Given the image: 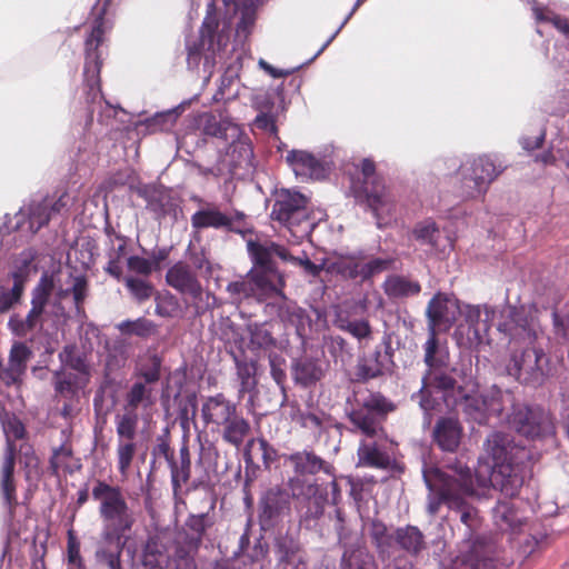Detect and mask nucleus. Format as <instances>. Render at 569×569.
<instances>
[{
  "label": "nucleus",
  "instance_id": "10",
  "mask_svg": "<svg viewBox=\"0 0 569 569\" xmlns=\"http://www.w3.org/2000/svg\"><path fill=\"white\" fill-rule=\"evenodd\" d=\"M309 199L299 191L282 189L277 196L271 210V218L286 226L295 237H308L313 228L310 220Z\"/></svg>",
  "mask_w": 569,
  "mask_h": 569
},
{
  "label": "nucleus",
  "instance_id": "61",
  "mask_svg": "<svg viewBox=\"0 0 569 569\" xmlns=\"http://www.w3.org/2000/svg\"><path fill=\"white\" fill-rule=\"evenodd\" d=\"M69 293H72L76 308L79 310L88 293L87 279L82 276L72 278L70 287L67 289H60L57 295L60 299H63Z\"/></svg>",
  "mask_w": 569,
  "mask_h": 569
},
{
  "label": "nucleus",
  "instance_id": "20",
  "mask_svg": "<svg viewBox=\"0 0 569 569\" xmlns=\"http://www.w3.org/2000/svg\"><path fill=\"white\" fill-rule=\"evenodd\" d=\"M360 192L375 216L377 226L381 228L396 212L397 196L395 191L382 181L380 183H367Z\"/></svg>",
  "mask_w": 569,
  "mask_h": 569
},
{
  "label": "nucleus",
  "instance_id": "60",
  "mask_svg": "<svg viewBox=\"0 0 569 569\" xmlns=\"http://www.w3.org/2000/svg\"><path fill=\"white\" fill-rule=\"evenodd\" d=\"M137 451V445L133 440L119 439L117 443L118 470L122 476H127L133 457Z\"/></svg>",
  "mask_w": 569,
  "mask_h": 569
},
{
  "label": "nucleus",
  "instance_id": "21",
  "mask_svg": "<svg viewBox=\"0 0 569 569\" xmlns=\"http://www.w3.org/2000/svg\"><path fill=\"white\" fill-rule=\"evenodd\" d=\"M276 569H309L308 556L298 539L279 536L273 545Z\"/></svg>",
  "mask_w": 569,
  "mask_h": 569
},
{
  "label": "nucleus",
  "instance_id": "24",
  "mask_svg": "<svg viewBox=\"0 0 569 569\" xmlns=\"http://www.w3.org/2000/svg\"><path fill=\"white\" fill-rule=\"evenodd\" d=\"M469 326L468 339L472 343H481L495 318L496 309L489 305H466L460 312Z\"/></svg>",
  "mask_w": 569,
  "mask_h": 569
},
{
  "label": "nucleus",
  "instance_id": "2",
  "mask_svg": "<svg viewBox=\"0 0 569 569\" xmlns=\"http://www.w3.org/2000/svg\"><path fill=\"white\" fill-rule=\"evenodd\" d=\"M486 457L479 459L475 483L483 492L492 487L506 497L518 495L525 478L521 461L527 458L525 448L516 446L508 435L491 433L485 445Z\"/></svg>",
  "mask_w": 569,
  "mask_h": 569
},
{
  "label": "nucleus",
  "instance_id": "17",
  "mask_svg": "<svg viewBox=\"0 0 569 569\" xmlns=\"http://www.w3.org/2000/svg\"><path fill=\"white\" fill-rule=\"evenodd\" d=\"M391 335L385 332L380 345L368 356L359 358L356 367L358 381H368L386 373H390L395 367Z\"/></svg>",
  "mask_w": 569,
  "mask_h": 569
},
{
  "label": "nucleus",
  "instance_id": "51",
  "mask_svg": "<svg viewBox=\"0 0 569 569\" xmlns=\"http://www.w3.org/2000/svg\"><path fill=\"white\" fill-rule=\"evenodd\" d=\"M239 94L238 68L229 66L220 78L218 91L214 94L217 100L234 99Z\"/></svg>",
  "mask_w": 569,
  "mask_h": 569
},
{
  "label": "nucleus",
  "instance_id": "52",
  "mask_svg": "<svg viewBox=\"0 0 569 569\" xmlns=\"http://www.w3.org/2000/svg\"><path fill=\"white\" fill-rule=\"evenodd\" d=\"M31 357V350L22 342L14 343L10 351L8 371L10 377L16 380L27 368V362Z\"/></svg>",
  "mask_w": 569,
  "mask_h": 569
},
{
  "label": "nucleus",
  "instance_id": "49",
  "mask_svg": "<svg viewBox=\"0 0 569 569\" xmlns=\"http://www.w3.org/2000/svg\"><path fill=\"white\" fill-rule=\"evenodd\" d=\"M186 296L190 298V306L197 317L218 307V299L214 293L204 290L201 283L198 284L194 292H188Z\"/></svg>",
  "mask_w": 569,
  "mask_h": 569
},
{
  "label": "nucleus",
  "instance_id": "3",
  "mask_svg": "<svg viewBox=\"0 0 569 569\" xmlns=\"http://www.w3.org/2000/svg\"><path fill=\"white\" fill-rule=\"evenodd\" d=\"M262 0H211L207 7V14L203 19L200 37L198 41L191 43L187 41V63L190 69L198 68L203 60L204 68L214 64V58L228 43V32L222 28L219 30V19L217 16L218 4L221 3L226 9L230 6L239 14V21L236 28V36L240 40H246L251 33L256 18L257 7Z\"/></svg>",
  "mask_w": 569,
  "mask_h": 569
},
{
  "label": "nucleus",
  "instance_id": "16",
  "mask_svg": "<svg viewBox=\"0 0 569 569\" xmlns=\"http://www.w3.org/2000/svg\"><path fill=\"white\" fill-rule=\"evenodd\" d=\"M3 431L7 438V447L1 469L0 488L4 505L11 512L17 505L16 485L13 480L16 445L14 440L24 436V427L17 419H10L3 422Z\"/></svg>",
  "mask_w": 569,
  "mask_h": 569
},
{
  "label": "nucleus",
  "instance_id": "46",
  "mask_svg": "<svg viewBox=\"0 0 569 569\" xmlns=\"http://www.w3.org/2000/svg\"><path fill=\"white\" fill-rule=\"evenodd\" d=\"M182 109V106H178L162 112H157L154 116L141 121L140 124L146 127L148 133L169 131L176 124Z\"/></svg>",
  "mask_w": 569,
  "mask_h": 569
},
{
  "label": "nucleus",
  "instance_id": "31",
  "mask_svg": "<svg viewBox=\"0 0 569 569\" xmlns=\"http://www.w3.org/2000/svg\"><path fill=\"white\" fill-rule=\"evenodd\" d=\"M201 130L206 136L216 137L224 142L234 141L241 136L240 127L221 113H204L201 117Z\"/></svg>",
  "mask_w": 569,
  "mask_h": 569
},
{
  "label": "nucleus",
  "instance_id": "27",
  "mask_svg": "<svg viewBox=\"0 0 569 569\" xmlns=\"http://www.w3.org/2000/svg\"><path fill=\"white\" fill-rule=\"evenodd\" d=\"M412 236L417 241L429 246L438 253H446L453 247L452 238L441 231L432 219L418 222L412 229Z\"/></svg>",
  "mask_w": 569,
  "mask_h": 569
},
{
  "label": "nucleus",
  "instance_id": "41",
  "mask_svg": "<svg viewBox=\"0 0 569 569\" xmlns=\"http://www.w3.org/2000/svg\"><path fill=\"white\" fill-rule=\"evenodd\" d=\"M401 549L412 556L419 555L426 548L425 536L416 526H406L395 531L393 539Z\"/></svg>",
  "mask_w": 569,
  "mask_h": 569
},
{
  "label": "nucleus",
  "instance_id": "50",
  "mask_svg": "<svg viewBox=\"0 0 569 569\" xmlns=\"http://www.w3.org/2000/svg\"><path fill=\"white\" fill-rule=\"evenodd\" d=\"M83 377L79 373L64 371L54 372V389L63 397H72L77 390L87 385Z\"/></svg>",
  "mask_w": 569,
  "mask_h": 569
},
{
  "label": "nucleus",
  "instance_id": "40",
  "mask_svg": "<svg viewBox=\"0 0 569 569\" xmlns=\"http://www.w3.org/2000/svg\"><path fill=\"white\" fill-rule=\"evenodd\" d=\"M323 375L320 365L310 358L297 359L292 365V377L302 387L315 385Z\"/></svg>",
  "mask_w": 569,
  "mask_h": 569
},
{
  "label": "nucleus",
  "instance_id": "23",
  "mask_svg": "<svg viewBox=\"0 0 569 569\" xmlns=\"http://www.w3.org/2000/svg\"><path fill=\"white\" fill-rule=\"evenodd\" d=\"M14 218L13 229L29 234L37 233L52 219L46 198L31 200Z\"/></svg>",
  "mask_w": 569,
  "mask_h": 569
},
{
  "label": "nucleus",
  "instance_id": "56",
  "mask_svg": "<svg viewBox=\"0 0 569 569\" xmlns=\"http://www.w3.org/2000/svg\"><path fill=\"white\" fill-rule=\"evenodd\" d=\"M248 332L251 349H268L276 345L267 323H251L248 326Z\"/></svg>",
  "mask_w": 569,
  "mask_h": 569
},
{
  "label": "nucleus",
  "instance_id": "32",
  "mask_svg": "<svg viewBox=\"0 0 569 569\" xmlns=\"http://www.w3.org/2000/svg\"><path fill=\"white\" fill-rule=\"evenodd\" d=\"M284 462L290 465L295 473L298 476L316 475L323 471L328 475L332 473V466L327 463L312 451L302 450L290 455H286Z\"/></svg>",
  "mask_w": 569,
  "mask_h": 569
},
{
  "label": "nucleus",
  "instance_id": "55",
  "mask_svg": "<svg viewBox=\"0 0 569 569\" xmlns=\"http://www.w3.org/2000/svg\"><path fill=\"white\" fill-rule=\"evenodd\" d=\"M121 281H123L132 298L138 302L147 301L153 295L152 284L144 278L136 277L133 274L124 276L122 273Z\"/></svg>",
  "mask_w": 569,
  "mask_h": 569
},
{
  "label": "nucleus",
  "instance_id": "63",
  "mask_svg": "<svg viewBox=\"0 0 569 569\" xmlns=\"http://www.w3.org/2000/svg\"><path fill=\"white\" fill-rule=\"evenodd\" d=\"M166 556L159 550L156 542H148L142 555V565L146 569H162Z\"/></svg>",
  "mask_w": 569,
  "mask_h": 569
},
{
  "label": "nucleus",
  "instance_id": "34",
  "mask_svg": "<svg viewBox=\"0 0 569 569\" xmlns=\"http://www.w3.org/2000/svg\"><path fill=\"white\" fill-rule=\"evenodd\" d=\"M453 409L461 410L470 420L481 425L489 419L488 407L483 393H468L459 386L457 406Z\"/></svg>",
  "mask_w": 569,
  "mask_h": 569
},
{
  "label": "nucleus",
  "instance_id": "39",
  "mask_svg": "<svg viewBox=\"0 0 569 569\" xmlns=\"http://www.w3.org/2000/svg\"><path fill=\"white\" fill-rule=\"evenodd\" d=\"M385 293L395 299L417 296L421 291V286L408 277L391 274L383 282Z\"/></svg>",
  "mask_w": 569,
  "mask_h": 569
},
{
  "label": "nucleus",
  "instance_id": "47",
  "mask_svg": "<svg viewBox=\"0 0 569 569\" xmlns=\"http://www.w3.org/2000/svg\"><path fill=\"white\" fill-rule=\"evenodd\" d=\"M61 363L83 377L84 381H89L90 370L87 360L74 345H67L59 353Z\"/></svg>",
  "mask_w": 569,
  "mask_h": 569
},
{
  "label": "nucleus",
  "instance_id": "19",
  "mask_svg": "<svg viewBox=\"0 0 569 569\" xmlns=\"http://www.w3.org/2000/svg\"><path fill=\"white\" fill-rule=\"evenodd\" d=\"M291 511V495L279 486L264 491L259 500V522L262 530L280 523Z\"/></svg>",
  "mask_w": 569,
  "mask_h": 569
},
{
  "label": "nucleus",
  "instance_id": "28",
  "mask_svg": "<svg viewBox=\"0 0 569 569\" xmlns=\"http://www.w3.org/2000/svg\"><path fill=\"white\" fill-rule=\"evenodd\" d=\"M339 542L345 549L341 556V569H378L373 556L358 538L347 541L342 532H339Z\"/></svg>",
  "mask_w": 569,
  "mask_h": 569
},
{
  "label": "nucleus",
  "instance_id": "35",
  "mask_svg": "<svg viewBox=\"0 0 569 569\" xmlns=\"http://www.w3.org/2000/svg\"><path fill=\"white\" fill-rule=\"evenodd\" d=\"M462 428L455 418H441L437 421L432 436L435 442L443 451H455L461 439Z\"/></svg>",
  "mask_w": 569,
  "mask_h": 569
},
{
  "label": "nucleus",
  "instance_id": "14",
  "mask_svg": "<svg viewBox=\"0 0 569 569\" xmlns=\"http://www.w3.org/2000/svg\"><path fill=\"white\" fill-rule=\"evenodd\" d=\"M392 258H372L366 261L361 256H340L328 261L327 271L336 273L348 280L365 282L376 274L391 268Z\"/></svg>",
  "mask_w": 569,
  "mask_h": 569
},
{
  "label": "nucleus",
  "instance_id": "18",
  "mask_svg": "<svg viewBox=\"0 0 569 569\" xmlns=\"http://www.w3.org/2000/svg\"><path fill=\"white\" fill-rule=\"evenodd\" d=\"M191 226L196 230L213 228L243 233L246 216L241 211H221L216 204L207 203L191 216Z\"/></svg>",
  "mask_w": 569,
  "mask_h": 569
},
{
  "label": "nucleus",
  "instance_id": "13",
  "mask_svg": "<svg viewBox=\"0 0 569 569\" xmlns=\"http://www.w3.org/2000/svg\"><path fill=\"white\" fill-rule=\"evenodd\" d=\"M391 406L379 395H370L362 402L352 405L347 416L353 429L367 438L381 439L386 436L382 422Z\"/></svg>",
  "mask_w": 569,
  "mask_h": 569
},
{
  "label": "nucleus",
  "instance_id": "12",
  "mask_svg": "<svg viewBox=\"0 0 569 569\" xmlns=\"http://www.w3.org/2000/svg\"><path fill=\"white\" fill-rule=\"evenodd\" d=\"M508 376L522 383L540 385L552 375L549 357L541 348H526L513 352L506 365Z\"/></svg>",
  "mask_w": 569,
  "mask_h": 569
},
{
  "label": "nucleus",
  "instance_id": "44",
  "mask_svg": "<svg viewBox=\"0 0 569 569\" xmlns=\"http://www.w3.org/2000/svg\"><path fill=\"white\" fill-rule=\"evenodd\" d=\"M237 379L239 381L238 398L243 399L249 393V402H253L252 393L257 387L256 365L253 362L236 360Z\"/></svg>",
  "mask_w": 569,
  "mask_h": 569
},
{
  "label": "nucleus",
  "instance_id": "62",
  "mask_svg": "<svg viewBox=\"0 0 569 569\" xmlns=\"http://www.w3.org/2000/svg\"><path fill=\"white\" fill-rule=\"evenodd\" d=\"M531 9L535 18L539 22H550L557 30L563 33L569 39V20L551 12L545 13L542 9L538 7L537 1H531Z\"/></svg>",
  "mask_w": 569,
  "mask_h": 569
},
{
  "label": "nucleus",
  "instance_id": "26",
  "mask_svg": "<svg viewBox=\"0 0 569 569\" xmlns=\"http://www.w3.org/2000/svg\"><path fill=\"white\" fill-rule=\"evenodd\" d=\"M288 486L292 496L303 497L307 500V510L302 515L303 519H318L322 516L325 498L322 495H318L319 488L316 482H307L299 477H293L289 479Z\"/></svg>",
  "mask_w": 569,
  "mask_h": 569
},
{
  "label": "nucleus",
  "instance_id": "7",
  "mask_svg": "<svg viewBox=\"0 0 569 569\" xmlns=\"http://www.w3.org/2000/svg\"><path fill=\"white\" fill-rule=\"evenodd\" d=\"M112 0H98L93 6L91 14L94 17L91 31L84 41V68H83V91L87 103L86 126L92 122V114L103 100L100 89V70L102 66L106 31L109 29L104 19L107 8Z\"/></svg>",
  "mask_w": 569,
  "mask_h": 569
},
{
  "label": "nucleus",
  "instance_id": "5",
  "mask_svg": "<svg viewBox=\"0 0 569 569\" xmlns=\"http://www.w3.org/2000/svg\"><path fill=\"white\" fill-rule=\"evenodd\" d=\"M489 417L506 419L518 433L529 439L542 438L555 433L551 416L540 407L516 403L509 390L496 385L483 392Z\"/></svg>",
  "mask_w": 569,
  "mask_h": 569
},
{
  "label": "nucleus",
  "instance_id": "37",
  "mask_svg": "<svg viewBox=\"0 0 569 569\" xmlns=\"http://www.w3.org/2000/svg\"><path fill=\"white\" fill-rule=\"evenodd\" d=\"M127 539L119 537V539H102L99 542L94 558L99 566L107 569H124L121 556L126 546Z\"/></svg>",
  "mask_w": 569,
  "mask_h": 569
},
{
  "label": "nucleus",
  "instance_id": "45",
  "mask_svg": "<svg viewBox=\"0 0 569 569\" xmlns=\"http://www.w3.org/2000/svg\"><path fill=\"white\" fill-rule=\"evenodd\" d=\"M161 363L162 360L158 355H148L136 365L133 375L137 380L153 386L160 379Z\"/></svg>",
  "mask_w": 569,
  "mask_h": 569
},
{
  "label": "nucleus",
  "instance_id": "64",
  "mask_svg": "<svg viewBox=\"0 0 569 569\" xmlns=\"http://www.w3.org/2000/svg\"><path fill=\"white\" fill-rule=\"evenodd\" d=\"M154 263L140 256H130L127 258V268L130 273H134L140 278L151 274Z\"/></svg>",
  "mask_w": 569,
  "mask_h": 569
},
{
  "label": "nucleus",
  "instance_id": "54",
  "mask_svg": "<svg viewBox=\"0 0 569 569\" xmlns=\"http://www.w3.org/2000/svg\"><path fill=\"white\" fill-rule=\"evenodd\" d=\"M228 147L223 154L219 156L220 160H234V170L242 164V162L250 159L252 150L247 141L242 138H236L234 141H228Z\"/></svg>",
  "mask_w": 569,
  "mask_h": 569
},
{
  "label": "nucleus",
  "instance_id": "25",
  "mask_svg": "<svg viewBox=\"0 0 569 569\" xmlns=\"http://www.w3.org/2000/svg\"><path fill=\"white\" fill-rule=\"evenodd\" d=\"M286 161L302 180H320L326 178L329 168L326 162L303 150H291L286 156Z\"/></svg>",
  "mask_w": 569,
  "mask_h": 569
},
{
  "label": "nucleus",
  "instance_id": "48",
  "mask_svg": "<svg viewBox=\"0 0 569 569\" xmlns=\"http://www.w3.org/2000/svg\"><path fill=\"white\" fill-rule=\"evenodd\" d=\"M139 412L123 407V412L114 418L116 431L119 439L133 440L137 435Z\"/></svg>",
  "mask_w": 569,
  "mask_h": 569
},
{
  "label": "nucleus",
  "instance_id": "57",
  "mask_svg": "<svg viewBox=\"0 0 569 569\" xmlns=\"http://www.w3.org/2000/svg\"><path fill=\"white\" fill-rule=\"evenodd\" d=\"M190 453L189 449L183 446L180 449V465H176L171 462V481L174 489L181 487L182 483H186L190 478Z\"/></svg>",
  "mask_w": 569,
  "mask_h": 569
},
{
  "label": "nucleus",
  "instance_id": "43",
  "mask_svg": "<svg viewBox=\"0 0 569 569\" xmlns=\"http://www.w3.org/2000/svg\"><path fill=\"white\" fill-rule=\"evenodd\" d=\"M492 517L501 531H515L522 523L521 517L509 501H499L492 510Z\"/></svg>",
  "mask_w": 569,
  "mask_h": 569
},
{
  "label": "nucleus",
  "instance_id": "22",
  "mask_svg": "<svg viewBox=\"0 0 569 569\" xmlns=\"http://www.w3.org/2000/svg\"><path fill=\"white\" fill-rule=\"evenodd\" d=\"M460 312L458 300L449 295L437 293L428 303L427 316L431 328V333H435L436 328L448 329L457 320Z\"/></svg>",
  "mask_w": 569,
  "mask_h": 569
},
{
  "label": "nucleus",
  "instance_id": "42",
  "mask_svg": "<svg viewBox=\"0 0 569 569\" xmlns=\"http://www.w3.org/2000/svg\"><path fill=\"white\" fill-rule=\"evenodd\" d=\"M128 239L117 234L112 240V247L108 252V263L104 271L113 277L117 281L122 280V259L127 254Z\"/></svg>",
  "mask_w": 569,
  "mask_h": 569
},
{
  "label": "nucleus",
  "instance_id": "33",
  "mask_svg": "<svg viewBox=\"0 0 569 569\" xmlns=\"http://www.w3.org/2000/svg\"><path fill=\"white\" fill-rule=\"evenodd\" d=\"M54 288L52 276L43 274L32 291L31 309L29 310L26 323L33 330L39 323L49 297Z\"/></svg>",
  "mask_w": 569,
  "mask_h": 569
},
{
  "label": "nucleus",
  "instance_id": "4",
  "mask_svg": "<svg viewBox=\"0 0 569 569\" xmlns=\"http://www.w3.org/2000/svg\"><path fill=\"white\" fill-rule=\"evenodd\" d=\"M248 251L253 260L254 268L244 278L230 282L226 291L229 302L239 305L243 300L254 299L259 302L281 295L286 286L283 276L274 266V257L287 261V249L273 241H249Z\"/></svg>",
  "mask_w": 569,
  "mask_h": 569
},
{
  "label": "nucleus",
  "instance_id": "53",
  "mask_svg": "<svg viewBox=\"0 0 569 569\" xmlns=\"http://www.w3.org/2000/svg\"><path fill=\"white\" fill-rule=\"evenodd\" d=\"M72 449L70 446L62 443L53 450L50 458V469L53 475L58 476L60 471L72 473L80 465H72Z\"/></svg>",
  "mask_w": 569,
  "mask_h": 569
},
{
  "label": "nucleus",
  "instance_id": "8",
  "mask_svg": "<svg viewBox=\"0 0 569 569\" xmlns=\"http://www.w3.org/2000/svg\"><path fill=\"white\" fill-rule=\"evenodd\" d=\"M92 498L99 502V516L102 521L101 538L108 540L124 538L136 523V515L122 489L98 480L92 488Z\"/></svg>",
  "mask_w": 569,
  "mask_h": 569
},
{
  "label": "nucleus",
  "instance_id": "6",
  "mask_svg": "<svg viewBox=\"0 0 569 569\" xmlns=\"http://www.w3.org/2000/svg\"><path fill=\"white\" fill-rule=\"evenodd\" d=\"M423 349L428 371L422 377L421 388L412 398L418 399L426 415L436 408L439 398L445 401L448 409H453L457 406L459 387H456V380L447 372L448 352L439 347L433 333L429 335Z\"/></svg>",
  "mask_w": 569,
  "mask_h": 569
},
{
  "label": "nucleus",
  "instance_id": "38",
  "mask_svg": "<svg viewBox=\"0 0 569 569\" xmlns=\"http://www.w3.org/2000/svg\"><path fill=\"white\" fill-rule=\"evenodd\" d=\"M393 462L392 457L377 440H365L358 449V466L388 469Z\"/></svg>",
  "mask_w": 569,
  "mask_h": 569
},
{
  "label": "nucleus",
  "instance_id": "30",
  "mask_svg": "<svg viewBox=\"0 0 569 569\" xmlns=\"http://www.w3.org/2000/svg\"><path fill=\"white\" fill-rule=\"evenodd\" d=\"M278 299L277 303H268L267 308L274 311L277 317L284 323L293 326L299 336H302L306 327L310 325V318L305 309L299 307L296 302L286 298L284 293L273 295Z\"/></svg>",
  "mask_w": 569,
  "mask_h": 569
},
{
  "label": "nucleus",
  "instance_id": "36",
  "mask_svg": "<svg viewBox=\"0 0 569 569\" xmlns=\"http://www.w3.org/2000/svg\"><path fill=\"white\" fill-rule=\"evenodd\" d=\"M166 281L171 288L183 296L188 292H194L198 284L201 283L197 272L184 262H177L169 268L166 274Z\"/></svg>",
  "mask_w": 569,
  "mask_h": 569
},
{
  "label": "nucleus",
  "instance_id": "29",
  "mask_svg": "<svg viewBox=\"0 0 569 569\" xmlns=\"http://www.w3.org/2000/svg\"><path fill=\"white\" fill-rule=\"evenodd\" d=\"M157 402L154 388L151 385L136 380L124 395V408L141 411V417L148 419Z\"/></svg>",
  "mask_w": 569,
  "mask_h": 569
},
{
  "label": "nucleus",
  "instance_id": "9",
  "mask_svg": "<svg viewBox=\"0 0 569 569\" xmlns=\"http://www.w3.org/2000/svg\"><path fill=\"white\" fill-rule=\"evenodd\" d=\"M201 418L204 425L222 427L224 442L239 448L250 432V423L238 411L237 403L223 393H217L203 399Z\"/></svg>",
  "mask_w": 569,
  "mask_h": 569
},
{
  "label": "nucleus",
  "instance_id": "59",
  "mask_svg": "<svg viewBox=\"0 0 569 569\" xmlns=\"http://www.w3.org/2000/svg\"><path fill=\"white\" fill-rule=\"evenodd\" d=\"M369 535L381 556L391 546L395 539V535L389 533L387 526L380 520L371 521Z\"/></svg>",
  "mask_w": 569,
  "mask_h": 569
},
{
  "label": "nucleus",
  "instance_id": "11",
  "mask_svg": "<svg viewBox=\"0 0 569 569\" xmlns=\"http://www.w3.org/2000/svg\"><path fill=\"white\" fill-rule=\"evenodd\" d=\"M501 172L502 168L487 156L468 159L456 172L457 191L465 199L481 197Z\"/></svg>",
  "mask_w": 569,
  "mask_h": 569
},
{
  "label": "nucleus",
  "instance_id": "58",
  "mask_svg": "<svg viewBox=\"0 0 569 569\" xmlns=\"http://www.w3.org/2000/svg\"><path fill=\"white\" fill-rule=\"evenodd\" d=\"M117 329L124 335H134L141 338L151 336L156 326L151 320L138 318L136 320H124L117 325Z\"/></svg>",
  "mask_w": 569,
  "mask_h": 569
},
{
  "label": "nucleus",
  "instance_id": "1",
  "mask_svg": "<svg viewBox=\"0 0 569 569\" xmlns=\"http://www.w3.org/2000/svg\"><path fill=\"white\" fill-rule=\"evenodd\" d=\"M422 477L429 491L427 512L433 517L446 505L459 513L461 523L466 526L467 539L452 569H499L492 557L493 546L478 535L482 518L470 501L480 499L485 492L475 483L471 469L461 461L449 465L446 470L423 463Z\"/></svg>",
  "mask_w": 569,
  "mask_h": 569
},
{
  "label": "nucleus",
  "instance_id": "15",
  "mask_svg": "<svg viewBox=\"0 0 569 569\" xmlns=\"http://www.w3.org/2000/svg\"><path fill=\"white\" fill-rule=\"evenodd\" d=\"M498 330L515 343L532 345L542 335L537 318L523 307L508 306Z\"/></svg>",
  "mask_w": 569,
  "mask_h": 569
}]
</instances>
